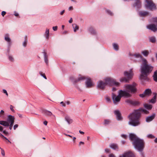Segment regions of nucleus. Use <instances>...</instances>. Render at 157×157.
I'll return each instance as SVG.
<instances>
[{"mask_svg":"<svg viewBox=\"0 0 157 157\" xmlns=\"http://www.w3.org/2000/svg\"><path fill=\"white\" fill-rule=\"evenodd\" d=\"M153 68V67L152 66L147 64V62L146 59H144L141 67L142 73L140 75L141 79L145 80L147 79V76L151 72Z\"/></svg>","mask_w":157,"mask_h":157,"instance_id":"obj_1","label":"nucleus"},{"mask_svg":"<svg viewBox=\"0 0 157 157\" xmlns=\"http://www.w3.org/2000/svg\"><path fill=\"white\" fill-rule=\"evenodd\" d=\"M140 113L138 110H135L128 116L129 121L128 124L135 127L139 125L140 124Z\"/></svg>","mask_w":157,"mask_h":157,"instance_id":"obj_2","label":"nucleus"},{"mask_svg":"<svg viewBox=\"0 0 157 157\" xmlns=\"http://www.w3.org/2000/svg\"><path fill=\"white\" fill-rule=\"evenodd\" d=\"M132 144L135 148L139 151H142L144 147V140L139 138L133 141Z\"/></svg>","mask_w":157,"mask_h":157,"instance_id":"obj_3","label":"nucleus"},{"mask_svg":"<svg viewBox=\"0 0 157 157\" xmlns=\"http://www.w3.org/2000/svg\"><path fill=\"white\" fill-rule=\"evenodd\" d=\"M136 84L134 82L132 84H126L124 86V88L129 94H135L137 91L136 88Z\"/></svg>","mask_w":157,"mask_h":157,"instance_id":"obj_4","label":"nucleus"},{"mask_svg":"<svg viewBox=\"0 0 157 157\" xmlns=\"http://www.w3.org/2000/svg\"><path fill=\"white\" fill-rule=\"evenodd\" d=\"M14 117L11 115H9L7 116V121H1V124L5 126L8 127L10 124H13L14 121Z\"/></svg>","mask_w":157,"mask_h":157,"instance_id":"obj_5","label":"nucleus"},{"mask_svg":"<svg viewBox=\"0 0 157 157\" xmlns=\"http://www.w3.org/2000/svg\"><path fill=\"white\" fill-rule=\"evenodd\" d=\"M124 75L126 77H123L121 78L120 79V81L121 82H128L129 80L132 78L133 74L132 71V69H131L129 71V72L127 71H124Z\"/></svg>","mask_w":157,"mask_h":157,"instance_id":"obj_6","label":"nucleus"},{"mask_svg":"<svg viewBox=\"0 0 157 157\" xmlns=\"http://www.w3.org/2000/svg\"><path fill=\"white\" fill-rule=\"evenodd\" d=\"M105 82L106 85L111 86L113 85L118 86L120 84L119 82H116L115 79L110 78H106L105 79Z\"/></svg>","mask_w":157,"mask_h":157,"instance_id":"obj_7","label":"nucleus"},{"mask_svg":"<svg viewBox=\"0 0 157 157\" xmlns=\"http://www.w3.org/2000/svg\"><path fill=\"white\" fill-rule=\"evenodd\" d=\"M146 2L147 3L145 4V6L146 8L153 10L156 9V6L151 0H146Z\"/></svg>","mask_w":157,"mask_h":157,"instance_id":"obj_8","label":"nucleus"},{"mask_svg":"<svg viewBox=\"0 0 157 157\" xmlns=\"http://www.w3.org/2000/svg\"><path fill=\"white\" fill-rule=\"evenodd\" d=\"M153 21L156 24L157 27L154 24H151L147 25V29L155 32L157 31V17L153 18Z\"/></svg>","mask_w":157,"mask_h":157,"instance_id":"obj_9","label":"nucleus"},{"mask_svg":"<svg viewBox=\"0 0 157 157\" xmlns=\"http://www.w3.org/2000/svg\"><path fill=\"white\" fill-rule=\"evenodd\" d=\"M118 94L121 98L122 97L129 98L132 96V94L127 92L126 90H120L118 91Z\"/></svg>","mask_w":157,"mask_h":157,"instance_id":"obj_10","label":"nucleus"},{"mask_svg":"<svg viewBox=\"0 0 157 157\" xmlns=\"http://www.w3.org/2000/svg\"><path fill=\"white\" fill-rule=\"evenodd\" d=\"M152 92L151 89H147L144 91L143 94H139V96L141 98L147 97L151 95Z\"/></svg>","mask_w":157,"mask_h":157,"instance_id":"obj_11","label":"nucleus"},{"mask_svg":"<svg viewBox=\"0 0 157 157\" xmlns=\"http://www.w3.org/2000/svg\"><path fill=\"white\" fill-rule=\"evenodd\" d=\"M85 83L86 87L87 88H91L94 86L93 84L92 83L91 79L89 78H86Z\"/></svg>","mask_w":157,"mask_h":157,"instance_id":"obj_12","label":"nucleus"},{"mask_svg":"<svg viewBox=\"0 0 157 157\" xmlns=\"http://www.w3.org/2000/svg\"><path fill=\"white\" fill-rule=\"evenodd\" d=\"M112 99L113 103L114 104H116L117 102L120 101L121 99V97L119 96V94L117 96H116L113 93L112 94Z\"/></svg>","mask_w":157,"mask_h":157,"instance_id":"obj_13","label":"nucleus"},{"mask_svg":"<svg viewBox=\"0 0 157 157\" xmlns=\"http://www.w3.org/2000/svg\"><path fill=\"white\" fill-rule=\"evenodd\" d=\"M125 102L133 106L138 105L140 103L138 101L132 100L130 99L127 100Z\"/></svg>","mask_w":157,"mask_h":157,"instance_id":"obj_14","label":"nucleus"},{"mask_svg":"<svg viewBox=\"0 0 157 157\" xmlns=\"http://www.w3.org/2000/svg\"><path fill=\"white\" fill-rule=\"evenodd\" d=\"M133 6L137 9L140 8L142 6L140 0H135V2L133 4Z\"/></svg>","mask_w":157,"mask_h":157,"instance_id":"obj_15","label":"nucleus"},{"mask_svg":"<svg viewBox=\"0 0 157 157\" xmlns=\"http://www.w3.org/2000/svg\"><path fill=\"white\" fill-rule=\"evenodd\" d=\"M155 113H153L151 116H148L146 118V121L147 122H149L152 121L155 117Z\"/></svg>","mask_w":157,"mask_h":157,"instance_id":"obj_16","label":"nucleus"},{"mask_svg":"<svg viewBox=\"0 0 157 157\" xmlns=\"http://www.w3.org/2000/svg\"><path fill=\"white\" fill-rule=\"evenodd\" d=\"M106 85V84L105 82H104L102 81H100L98 83L97 86L98 88L100 89H103L105 88Z\"/></svg>","mask_w":157,"mask_h":157,"instance_id":"obj_17","label":"nucleus"},{"mask_svg":"<svg viewBox=\"0 0 157 157\" xmlns=\"http://www.w3.org/2000/svg\"><path fill=\"white\" fill-rule=\"evenodd\" d=\"M114 114L116 116V118L118 120H121L122 119L121 114L118 110H115L114 111Z\"/></svg>","mask_w":157,"mask_h":157,"instance_id":"obj_18","label":"nucleus"},{"mask_svg":"<svg viewBox=\"0 0 157 157\" xmlns=\"http://www.w3.org/2000/svg\"><path fill=\"white\" fill-rule=\"evenodd\" d=\"M65 119L68 124H71L73 122L72 119H71L70 116L68 115L67 114L65 115Z\"/></svg>","mask_w":157,"mask_h":157,"instance_id":"obj_19","label":"nucleus"},{"mask_svg":"<svg viewBox=\"0 0 157 157\" xmlns=\"http://www.w3.org/2000/svg\"><path fill=\"white\" fill-rule=\"evenodd\" d=\"M123 157H135V155L131 151H129L124 153L122 155Z\"/></svg>","mask_w":157,"mask_h":157,"instance_id":"obj_20","label":"nucleus"},{"mask_svg":"<svg viewBox=\"0 0 157 157\" xmlns=\"http://www.w3.org/2000/svg\"><path fill=\"white\" fill-rule=\"evenodd\" d=\"M154 95L153 97L149 101L150 102L152 103H155L156 102L157 98V93L155 92H154L153 93Z\"/></svg>","mask_w":157,"mask_h":157,"instance_id":"obj_21","label":"nucleus"},{"mask_svg":"<svg viewBox=\"0 0 157 157\" xmlns=\"http://www.w3.org/2000/svg\"><path fill=\"white\" fill-rule=\"evenodd\" d=\"M129 136L130 139L131 141H134L136 139L139 138L135 135L133 134H130Z\"/></svg>","mask_w":157,"mask_h":157,"instance_id":"obj_22","label":"nucleus"},{"mask_svg":"<svg viewBox=\"0 0 157 157\" xmlns=\"http://www.w3.org/2000/svg\"><path fill=\"white\" fill-rule=\"evenodd\" d=\"M43 53L44 54V59L45 62L47 65H48V56L47 55V53L45 52H43Z\"/></svg>","mask_w":157,"mask_h":157,"instance_id":"obj_23","label":"nucleus"},{"mask_svg":"<svg viewBox=\"0 0 157 157\" xmlns=\"http://www.w3.org/2000/svg\"><path fill=\"white\" fill-rule=\"evenodd\" d=\"M132 56H135L136 58H140L142 62L143 61L144 59H145L140 54H135Z\"/></svg>","mask_w":157,"mask_h":157,"instance_id":"obj_24","label":"nucleus"},{"mask_svg":"<svg viewBox=\"0 0 157 157\" xmlns=\"http://www.w3.org/2000/svg\"><path fill=\"white\" fill-rule=\"evenodd\" d=\"M5 40L9 43V45L11 44L10 38L9 37V35L8 34H6L5 36Z\"/></svg>","mask_w":157,"mask_h":157,"instance_id":"obj_25","label":"nucleus"},{"mask_svg":"<svg viewBox=\"0 0 157 157\" xmlns=\"http://www.w3.org/2000/svg\"><path fill=\"white\" fill-rule=\"evenodd\" d=\"M149 41L152 43H155L156 41L155 37L154 36L149 37Z\"/></svg>","mask_w":157,"mask_h":157,"instance_id":"obj_26","label":"nucleus"},{"mask_svg":"<svg viewBox=\"0 0 157 157\" xmlns=\"http://www.w3.org/2000/svg\"><path fill=\"white\" fill-rule=\"evenodd\" d=\"M110 147L114 150H117L118 149V147L117 145L115 144H111L109 145Z\"/></svg>","mask_w":157,"mask_h":157,"instance_id":"obj_27","label":"nucleus"},{"mask_svg":"<svg viewBox=\"0 0 157 157\" xmlns=\"http://www.w3.org/2000/svg\"><path fill=\"white\" fill-rule=\"evenodd\" d=\"M148 14V13L146 11H140L139 12V15L142 16H145Z\"/></svg>","mask_w":157,"mask_h":157,"instance_id":"obj_28","label":"nucleus"},{"mask_svg":"<svg viewBox=\"0 0 157 157\" xmlns=\"http://www.w3.org/2000/svg\"><path fill=\"white\" fill-rule=\"evenodd\" d=\"M87 77H86L84 76H82L80 77H79L77 79H75V82L76 83L78 81H79L81 80H84L85 79H86V78Z\"/></svg>","mask_w":157,"mask_h":157,"instance_id":"obj_29","label":"nucleus"},{"mask_svg":"<svg viewBox=\"0 0 157 157\" xmlns=\"http://www.w3.org/2000/svg\"><path fill=\"white\" fill-rule=\"evenodd\" d=\"M141 53L145 57L147 56L149 54V52L147 50H145L141 52Z\"/></svg>","mask_w":157,"mask_h":157,"instance_id":"obj_30","label":"nucleus"},{"mask_svg":"<svg viewBox=\"0 0 157 157\" xmlns=\"http://www.w3.org/2000/svg\"><path fill=\"white\" fill-rule=\"evenodd\" d=\"M153 77L154 80L157 82V70L155 71Z\"/></svg>","mask_w":157,"mask_h":157,"instance_id":"obj_31","label":"nucleus"},{"mask_svg":"<svg viewBox=\"0 0 157 157\" xmlns=\"http://www.w3.org/2000/svg\"><path fill=\"white\" fill-rule=\"evenodd\" d=\"M74 29V32H76L77 30L79 29L78 26L76 24H73L72 25Z\"/></svg>","mask_w":157,"mask_h":157,"instance_id":"obj_32","label":"nucleus"},{"mask_svg":"<svg viewBox=\"0 0 157 157\" xmlns=\"http://www.w3.org/2000/svg\"><path fill=\"white\" fill-rule=\"evenodd\" d=\"M113 49L116 51H118L119 50V47L118 45L115 43H113Z\"/></svg>","mask_w":157,"mask_h":157,"instance_id":"obj_33","label":"nucleus"},{"mask_svg":"<svg viewBox=\"0 0 157 157\" xmlns=\"http://www.w3.org/2000/svg\"><path fill=\"white\" fill-rule=\"evenodd\" d=\"M45 34L46 36V39H48L49 36V29H46Z\"/></svg>","mask_w":157,"mask_h":157,"instance_id":"obj_34","label":"nucleus"},{"mask_svg":"<svg viewBox=\"0 0 157 157\" xmlns=\"http://www.w3.org/2000/svg\"><path fill=\"white\" fill-rule=\"evenodd\" d=\"M44 113L46 115L51 116L52 115V113L50 111L47 110L44 111Z\"/></svg>","mask_w":157,"mask_h":157,"instance_id":"obj_35","label":"nucleus"},{"mask_svg":"<svg viewBox=\"0 0 157 157\" xmlns=\"http://www.w3.org/2000/svg\"><path fill=\"white\" fill-rule=\"evenodd\" d=\"M89 31L93 34L95 35L96 34V32L93 28L91 27L89 29Z\"/></svg>","mask_w":157,"mask_h":157,"instance_id":"obj_36","label":"nucleus"},{"mask_svg":"<svg viewBox=\"0 0 157 157\" xmlns=\"http://www.w3.org/2000/svg\"><path fill=\"white\" fill-rule=\"evenodd\" d=\"M25 40L23 43V45L24 47H25L26 46L27 43V36H25Z\"/></svg>","mask_w":157,"mask_h":157,"instance_id":"obj_37","label":"nucleus"},{"mask_svg":"<svg viewBox=\"0 0 157 157\" xmlns=\"http://www.w3.org/2000/svg\"><path fill=\"white\" fill-rule=\"evenodd\" d=\"M39 74L41 76H42L45 79H47V78L46 76L45 75L44 73H43L41 71H40L39 72Z\"/></svg>","mask_w":157,"mask_h":157,"instance_id":"obj_38","label":"nucleus"},{"mask_svg":"<svg viewBox=\"0 0 157 157\" xmlns=\"http://www.w3.org/2000/svg\"><path fill=\"white\" fill-rule=\"evenodd\" d=\"M110 123V121L109 120L105 119L104 120V124L106 125L109 124Z\"/></svg>","mask_w":157,"mask_h":157,"instance_id":"obj_39","label":"nucleus"},{"mask_svg":"<svg viewBox=\"0 0 157 157\" xmlns=\"http://www.w3.org/2000/svg\"><path fill=\"white\" fill-rule=\"evenodd\" d=\"M8 58L10 61L11 62H13L14 61V58L13 57L9 55L8 56Z\"/></svg>","mask_w":157,"mask_h":157,"instance_id":"obj_40","label":"nucleus"},{"mask_svg":"<svg viewBox=\"0 0 157 157\" xmlns=\"http://www.w3.org/2000/svg\"><path fill=\"white\" fill-rule=\"evenodd\" d=\"M145 107L147 109H150L152 108V106L151 105H145Z\"/></svg>","mask_w":157,"mask_h":157,"instance_id":"obj_41","label":"nucleus"},{"mask_svg":"<svg viewBox=\"0 0 157 157\" xmlns=\"http://www.w3.org/2000/svg\"><path fill=\"white\" fill-rule=\"evenodd\" d=\"M106 12L109 14L111 16H112L113 15V13L109 10H106Z\"/></svg>","mask_w":157,"mask_h":157,"instance_id":"obj_42","label":"nucleus"},{"mask_svg":"<svg viewBox=\"0 0 157 157\" xmlns=\"http://www.w3.org/2000/svg\"><path fill=\"white\" fill-rule=\"evenodd\" d=\"M4 112L3 110H1L0 112V114H1V115L0 116V117H3V116L2 115H4Z\"/></svg>","mask_w":157,"mask_h":157,"instance_id":"obj_43","label":"nucleus"},{"mask_svg":"<svg viewBox=\"0 0 157 157\" xmlns=\"http://www.w3.org/2000/svg\"><path fill=\"white\" fill-rule=\"evenodd\" d=\"M147 137L148 138H155V136L152 135L151 134H149L147 136Z\"/></svg>","mask_w":157,"mask_h":157,"instance_id":"obj_44","label":"nucleus"},{"mask_svg":"<svg viewBox=\"0 0 157 157\" xmlns=\"http://www.w3.org/2000/svg\"><path fill=\"white\" fill-rule=\"evenodd\" d=\"M3 92L4 94H5L7 96H8V94L6 90L3 89Z\"/></svg>","mask_w":157,"mask_h":157,"instance_id":"obj_45","label":"nucleus"},{"mask_svg":"<svg viewBox=\"0 0 157 157\" xmlns=\"http://www.w3.org/2000/svg\"><path fill=\"white\" fill-rule=\"evenodd\" d=\"M13 124H9V128L10 129V130H11L12 129Z\"/></svg>","mask_w":157,"mask_h":157,"instance_id":"obj_46","label":"nucleus"},{"mask_svg":"<svg viewBox=\"0 0 157 157\" xmlns=\"http://www.w3.org/2000/svg\"><path fill=\"white\" fill-rule=\"evenodd\" d=\"M58 27L57 26H54L52 29L54 31H56L57 30Z\"/></svg>","mask_w":157,"mask_h":157,"instance_id":"obj_47","label":"nucleus"},{"mask_svg":"<svg viewBox=\"0 0 157 157\" xmlns=\"http://www.w3.org/2000/svg\"><path fill=\"white\" fill-rule=\"evenodd\" d=\"M106 100L107 102H109L110 101V99L108 97H106Z\"/></svg>","mask_w":157,"mask_h":157,"instance_id":"obj_48","label":"nucleus"},{"mask_svg":"<svg viewBox=\"0 0 157 157\" xmlns=\"http://www.w3.org/2000/svg\"><path fill=\"white\" fill-rule=\"evenodd\" d=\"M6 13L5 11H2V12L1 14H2V16L3 17L6 14Z\"/></svg>","mask_w":157,"mask_h":157,"instance_id":"obj_49","label":"nucleus"},{"mask_svg":"<svg viewBox=\"0 0 157 157\" xmlns=\"http://www.w3.org/2000/svg\"><path fill=\"white\" fill-rule=\"evenodd\" d=\"M121 136L124 139H126L127 137V136L124 134H122Z\"/></svg>","mask_w":157,"mask_h":157,"instance_id":"obj_50","label":"nucleus"},{"mask_svg":"<svg viewBox=\"0 0 157 157\" xmlns=\"http://www.w3.org/2000/svg\"><path fill=\"white\" fill-rule=\"evenodd\" d=\"M142 111L146 114H147L148 113V112L145 109H143Z\"/></svg>","mask_w":157,"mask_h":157,"instance_id":"obj_51","label":"nucleus"},{"mask_svg":"<svg viewBox=\"0 0 157 157\" xmlns=\"http://www.w3.org/2000/svg\"><path fill=\"white\" fill-rule=\"evenodd\" d=\"M64 12H65V10H63L60 12L59 14L60 15H63V13H64Z\"/></svg>","mask_w":157,"mask_h":157,"instance_id":"obj_52","label":"nucleus"},{"mask_svg":"<svg viewBox=\"0 0 157 157\" xmlns=\"http://www.w3.org/2000/svg\"><path fill=\"white\" fill-rule=\"evenodd\" d=\"M3 133L6 135L8 134V133L5 130L3 131Z\"/></svg>","mask_w":157,"mask_h":157,"instance_id":"obj_53","label":"nucleus"},{"mask_svg":"<svg viewBox=\"0 0 157 157\" xmlns=\"http://www.w3.org/2000/svg\"><path fill=\"white\" fill-rule=\"evenodd\" d=\"M18 127V125L17 124H16L13 126V129L14 130H15Z\"/></svg>","mask_w":157,"mask_h":157,"instance_id":"obj_54","label":"nucleus"},{"mask_svg":"<svg viewBox=\"0 0 157 157\" xmlns=\"http://www.w3.org/2000/svg\"><path fill=\"white\" fill-rule=\"evenodd\" d=\"M60 104L62 105V106L63 107H65L66 105L64 103L63 101H62L60 102Z\"/></svg>","mask_w":157,"mask_h":157,"instance_id":"obj_55","label":"nucleus"},{"mask_svg":"<svg viewBox=\"0 0 157 157\" xmlns=\"http://www.w3.org/2000/svg\"><path fill=\"white\" fill-rule=\"evenodd\" d=\"M10 109L13 112H14V110L13 109V107L12 105H10Z\"/></svg>","mask_w":157,"mask_h":157,"instance_id":"obj_56","label":"nucleus"},{"mask_svg":"<svg viewBox=\"0 0 157 157\" xmlns=\"http://www.w3.org/2000/svg\"><path fill=\"white\" fill-rule=\"evenodd\" d=\"M1 154L2 155H3V156L5 155V152L3 150H2Z\"/></svg>","mask_w":157,"mask_h":157,"instance_id":"obj_57","label":"nucleus"},{"mask_svg":"<svg viewBox=\"0 0 157 157\" xmlns=\"http://www.w3.org/2000/svg\"><path fill=\"white\" fill-rule=\"evenodd\" d=\"M109 157H115V156L114 155L111 154L109 155Z\"/></svg>","mask_w":157,"mask_h":157,"instance_id":"obj_58","label":"nucleus"},{"mask_svg":"<svg viewBox=\"0 0 157 157\" xmlns=\"http://www.w3.org/2000/svg\"><path fill=\"white\" fill-rule=\"evenodd\" d=\"M47 123H48V122L46 121H44L43 122L44 124V125H47Z\"/></svg>","mask_w":157,"mask_h":157,"instance_id":"obj_59","label":"nucleus"},{"mask_svg":"<svg viewBox=\"0 0 157 157\" xmlns=\"http://www.w3.org/2000/svg\"><path fill=\"white\" fill-rule=\"evenodd\" d=\"M73 20L72 18H71L70 20L69 21V22L70 23H72V22Z\"/></svg>","mask_w":157,"mask_h":157,"instance_id":"obj_60","label":"nucleus"},{"mask_svg":"<svg viewBox=\"0 0 157 157\" xmlns=\"http://www.w3.org/2000/svg\"><path fill=\"white\" fill-rule=\"evenodd\" d=\"M105 151L106 153H108L109 151V149H105Z\"/></svg>","mask_w":157,"mask_h":157,"instance_id":"obj_61","label":"nucleus"},{"mask_svg":"<svg viewBox=\"0 0 157 157\" xmlns=\"http://www.w3.org/2000/svg\"><path fill=\"white\" fill-rule=\"evenodd\" d=\"M3 129V128L2 126L0 125V131H2Z\"/></svg>","mask_w":157,"mask_h":157,"instance_id":"obj_62","label":"nucleus"},{"mask_svg":"<svg viewBox=\"0 0 157 157\" xmlns=\"http://www.w3.org/2000/svg\"><path fill=\"white\" fill-rule=\"evenodd\" d=\"M14 15L15 16H18L19 15V14L18 13L16 12H14Z\"/></svg>","mask_w":157,"mask_h":157,"instance_id":"obj_63","label":"nucleus"},{"mask_svg":"<svg viewBox=\"0 0 157 157\" xmlns=\"http://www.w3.org/2000/svg\"><path fill=\"white\" fill-rule=\"evenodd\" d=\"M73 7L72 6H71L69 7L68 9H69V10H73Z\"/></svg>","mask_w":157,"mask_h":157,"instance_id":"obj_64","label":"nucleus"}]
</instances>
